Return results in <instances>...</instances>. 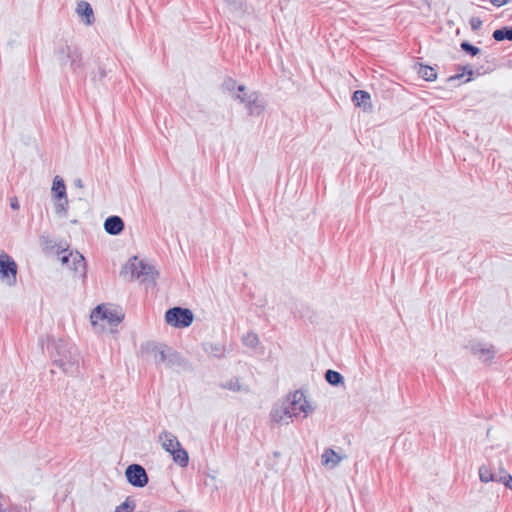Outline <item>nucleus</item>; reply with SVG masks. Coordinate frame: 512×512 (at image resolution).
<instances>
[{
	"instance_id": "423d86ee",
	"label": "nucleus",
	"mask_w": 512,
	"mask_h": 512,
	"mask_svg": "<svg viewBox=\"0 0 512 512\" xmlns=\"http://www.w3.org/2000/svg\"><path fill=\"white\" fill-rule=\"evenodd\" d=\"M0 279L8 286H14L17 282V264L9 255L1 250Z\"/></svg>"
},
{
	"instance_id": "393cba45",
	"label": "nucleus",
	"mask_w": 512,
	"mask_h": 512,
	"mask_svg": "<svg viewBox=\"0 0 512 512\" xmlns=\"http://www.w3.org/2000/svg\"><path fill=\"white\" fill-rule=\"evenodd\" d=\"M242 341L245 346L254 348L258 345L259 338L257 334L253 332H248L246 335L243 336Z\"/></svg>"
},
{
	"instance_id": "c9c22d12",
	"label": "nucleus",
	"mask_w": 512,
	"mask_h": 512,
	"mask_svg": "<svg viewBox=\"0 0 512 512\" xmlns=\"http://www.w3.org/2000/svg\"><path fill=\"white\" fill-rule=\"evenodd\" d=\"M10 206L12 209L17 210L19 208V203L16 198L11 199Z\"/></svg>"
},
{
	"instance_id": "f03ea898",
	"label": "nucleus",
	"mask_w": 512,
	"mask_h": 512,
	"mask_svg": "<svg viewBox=\"0 0 512 512\" xmlns=\"http://www.w3.org/2000/svg\"><path fill=\"white\" fill-rule=\"evenodd\" d=\"M233 98L244 103L251 116L260 115L266 106L265 101L260 97L258 92L253 91L246 93V87L244 85L237 87V92L233 94Z\"/></svg>"
},
{
	"instance_id": "a878e982",
	"label": "nucleus",
	"mask_w": 512,
	"mask_h": 512,
	"mask_svg": "<svg viewBox=\"0 0 512 512\" xmlns=\"http://www.w3.org/2000/svg\"><path fill=\"white\" fill-rule=\"evenodd\" d=\"M479 478L481 482L488 483L491 479H493V472L489 467L482 465L479 468Z\"/></svg>"
},
{
	"instance_id": "473e14b6",
	"label": "nucleus",
	"mask_w": 512,
	"mask_h": 512,
	"mask_svg": "<svg viewBox=\"0 0 512 512\" xmlns=\"http://www.w3.org/2000/svg\"><path fill=\"white\" fill-rule=\"evenodd\" d=\"M469 23L473 31L479 30L482 26V20L478 17H472Z\"/></svg>"
},
{
	"instance_id": "a211bd4d",
	"label": "nucleus",
	"mask_w": 512,
	"mask_h": 512,
	"mask_svg": "<svg viewBox=\"0 0 512 512\" xmlns=\"http://www.w3.org/2000/svg\"><path fill=\"white\" fill-rule=\"evenodd\" d=\"M271 419L276 423L284 422L286 419H290L289 411L287 410L285 402L279 406H275L271 411Z\"/></svg>"
},
{
	"instance_id": "4468645a",
	"label": "nucleus",
	"mask_w": 512,
	"mask_h": 512,
	"mask_svg": "<svg viewBox=\"0 0 512 512\" xmlns=\"http://www.w3.org/2000/svg\"><path fill=\"white\" fill-rule=\"evenodd\" d=\"M159 441L161 442L163 449L170 454L180 446V442L177 437L168 431H163L159 434Z\"/></svg>"
},
{
	"instance_id": "c85d7f7f",
	"label": "nucleus",
	"mask_w": 512,
	"mask_h": 512,
	"mask_svg": "<svg viewBox=\"0 0 512 512\" xmlns=\"http://www.w3.org/2000/svg\"><path fill=\"white\" fill-rule=\"evenodd\" d=\"M134 507V502L127 498L121 505L116 507L115 512H131Z\"/></svg>"
},
{
	"instance_id": "4c0bfd02",
	"label": "nucleus",
	"mask_w": 512,
	"mask_h": 512,
	"mask_svg": "<svg viewBox=\"0 0 512 512\" xmlns=\"http://www.w3.org/2000/svg\"><path fill=\"white\" fill-rule=\"evenodd\" d=\"M229 6L233 7V8H237V1L236 0H224Z\"/></svg>"
},
{
	"instance_id": "6e6552de",
	"label": "nucleus",
	"mask_w": 512,
	"mask_h": 512,
	"mask_svg": "<svg viewBox=\"0 0 512 512\" xmlns=\"http://www.w3.org/2000/svg\"><path fill=\"white\" fill-rule=\"evenodd\" d=\"M127 481L135 486L142 488L148 483V475L145 469L139 464H131L126 468Z\"/></svg>"
},
{
	"instance_id": "7c9ffc66",
	"label": "nucleus",
	"mask_w": 512,
	"mask_h": 512,
	"mask_svg": "<svg viewBox=\"0 0 512 512\" xmlns=\"http://www.w3.org/2000/svg\"><path fill=\"white\" fill-rule=\"evenodd\" d=\"M59 255H60L59 259H60L61 263L69 266L71 258H72L71 252L67 253V250H62L59 253Z\"/></svg>"
},
{
	"instance_id": "0eeeda50",
	"label": "nucleus",
	"mask_w": 512,
	"mask_h": 512,
	"mask_svg": "<svg viewBox=\"0 0 512 512\" xmlns=\"http://www.w3.org/2000/svg\"><path fill=\"white\" fill-rule=\"evenodd\" d=\"M57 54L61 65H69L74 72L81 68L82 57L77 48L64 45L59 48Z\"/></svg>"
},
{
	"instance_id": "79ce46f5",
	"label": "nucleus",
	"mask_w": 512,
	"mask_h": 512,
	"mask_svg": "<svg viewBox=\"0 0 512 512\" xmlns=\"http://www.w3.org/2000/svg\"><path fill=\"white\" fill-rule=\"evenodd\" d=\"M0 512H5V509L3 508V505L0 503Z\"/></svg>"
},
{
	"instance_id": "9b49d317",
	"label": "nucleus",
	"mask_w": 512,
	"mask_h": 512,
	"mask_svg": "<svg viewBox=\"0 0 512 512\" xmlns=\"http://www.w3.org/2000/svg\"><path fill=\"white\" fill-rule=\"evenodd\" d=\"M104 230L110 235H119L124 230V221L119 216H109L104 221Z\"/></svg>"
},
{
	"instance_id": "f257e3e1",
	"label": "nucleus",
	"mask_w": 512,
	"mask_h": 512,
	"mask_svg": "<svg viewBox=\"0 0 512 512\" xmlns=\"http://www.w3.org/2000/svg\"><path fill=\"white\" fill-rule=\"evenodd\" d=\"M120 274L128 281L140 280L141 282L155 283L158 273L152 265L144 263L134 256L123 266Z\"/></svg>"
},
{
	"instance_id": "20e7f679",
	"label": "nucleus",
	"mask_w": 512,
	"mask_h": 512,
	"mask_svg": "<svg viewBox=\"0 0 512 512\" xmlns=\"http://www.w3.org/2000/svg\"><path fill=\"white\" fill-rule=\"evenodd\" d=\"M194 320L192 311L188 308L173 307L166 311L165 321L168 325L176 328L189 327Z\"/></svg>"
},
{
	"instance_id": "412c9836",
	"label": "nucleus",
	"mask_w": 512,
	"mask_h": 512,
	"mask_svg": "<svg viewBox=\"0 0 512 512\" xmlns=\"http://www.w3.org/2000/svg\"><path fill=\"white\" fill-rule=\"evenodd\" d=\"M418 75L426 81H434L437 78V73L433 67L418 64L417 65Z\"/></svg>"
},
{
	"instance_id": "6ab92c4d",
	"label": "nucleus",
	"mask_w": 512,
	"mask_h": 512,
	"mask_svg": "<svg viewBox=\"0 0 512 512\" xmlns=\"http://www.w3.org/2000/svg\"><path fill=\"white\" fill-rule=\"evenodd\" d=\"M52 193L55 200H62L67 196L64 180L59 176H55L53 180Z\"/></svg>"
},
{
	"instance_id": "5701e85b",
	"label": "nucleus",
	"mask_w": 512,
	"mask_h": 512,
	"mask_svg": "<svg viewBox=\"0 0 512 512\" xmlns=\"http://www.w3.org/2000/svg\"><path fill=\"white\" fill-rule=\"evenodd\" d=\"M493 38L496 41H512V26H505L493 32Z\"/></svg>"
},
{
	"instance_id": "39448f33",
	"label": "nucleus",
	"mask_w": 512,
	"mask_h": 512,
	"mask_svg": "<svg viewBox=\"0 0 512 512\" xmlns=\"http://www.w3.org/2000/svg\"><path fill=\"white\" fill-rule=\"evenodd\" d=\"M124 315L117 310L107 308L105 305H98L93 309L90 315L92 325L100 321H106L109 325H118L123 320Z\"/></svg>"
},
{
	"instance_id": "f8f14e48",
	"label": "nucleus",
	"mask_w": 512,
	"mask_h": 512,
	"mask_svg": "<svg viewBox=\"0 0 512 512\" xmlns=\"http://www.w3.org/2000/svg\"><path fill=\"white\" fill-rule=\"evenodd\" d=\"M353 102L357 107L363 109L364 112H371L373 105L371 102V96L367 91L356 90L353 93Z\"/></svg>"
},
{
	"instance_id": "cd10ccee",
	"label": "nucleus",
	"mask_w": 512,
	"mask_h": 512,
	"mask_svg": "<svg viewBox=\"0 0 512 512\" xmlns=\"http://www.w3.org/2000/svg\"><path fill=\"white\" fill-rule=\"evenodd\" d=\"M460 46L463 51L470 54L471 56H476L477 54L480 53V49L478 47L472 45L467 41H463Z\"/></svg>"
},
{
	"instance_id": "2eb2a0df",
	"label": "nucleus",
	"mask_w": 512,
	"mask_h": 512,
	"mask_svg": "<svg viewBox=\"0 0 512 512\" xmlns=\"http://www.w3.org/2000/svg\"><path fill=\"white\" fill-rule=\"evenodd\" d=\"M76 12L79 16L85 18L86 25H92L95 21L91 5L86 1H80L77 4Z\"/></svg>"
},
{
	"instance_id": "dca6fc26",
	"label": "nucleus",
	"mask_w": 512,
	"mask_h": 512,
	"mask_svg": "<svg viewBox=\"0 0 512 512\" xmlns=\"http://www.w3.org/2000/svg\"><path fill=\"white\" fill-rule=\"evenodd\" d=\"M322 464L331 469L335 468L343 459L338 453H336L333 449L328 448L322 454Z\"/></svg>"
},
{
	"instance_id": "9d476101",
	"label": "nucleus",
	"mask_w": 512,
	"mask_h": 512,
	"mask_svg": "<svg viewBox=\"0 0 512 512\" xmlns=\"http://www.w3.org/2000/svg\"><path fill=\"white\" fill-rule=\"evenodd\" d=\"M153 357L157 364L166 363L168 366H172L179 362L178 354L166 349V346H155Z\"/></svg>"
},
{
	"instance_id": "f3484780",
	"label": "nucleus",
	"mask_w": 512,
	"mask_h": 512,
	"mask_svg": "<svg viewBox=\"0 0 512 512\" xmlns=\"http://www.w3.org/2000/svg\"><path fill=\"white\" fill-rule=\"evenodd\" d=\"M64 373L74 374L78 369V359L76 356H71L69 360L58 359L55 361Z\"/></svg>"
},
{
	"instance_id": "4be33fe9",
	"label": "nucleus",
	"mask_w": 512,
	"mask_h": 512,
	"mask_svg": "<svg viewBox=\"0 0 512 512\" xmlns=\"http://www.w3.org/2000/svg\"><path fill=\"white\" fill-rule=\"evenodd\" d=\"M223 389H227L233 392H249V387L246 385H241L238 378H232L228 381H226L224 384L221 385Z\"/></svg>"
},
{
	"instance_id": "a19ab883",
	"label": "nucleus",
	"mask_w": 512,
	"mask_h": 512,
	"mask_svg": "<svg viewBox=\"0 0 512 512\" xmlns=\"http://www.w3.org/2000/svg\"><path fill=\"white\" fill-rule=\"evenodd\" d=\"M507 66H508L509 68H512V58L508 60V62H507Z\"/></svg>"
},
{
	"instance_id": "bb28decb",
	"label": "nucleus",
	"mask_w": 512,
	"mask_h": 512,
	"mask_svg": "<svg viewBox=\"0 0 512 512\" xmlns=\"http://www.w3.org/2000/svg\"><path fill=\"white\" fill-rule=\"evenodd\" d=\"M68 211V199L67 196L62 198V200H57L55 203V212L58 215H66Z\"/></svg>"
},
{
	"instance_id": "b1692460",
	"label": "nucleus",
	"mask_w": 512,
	"mask_h": 512,
	"mask_svg": "<svg viewBox=\"0 0 512 512\" xmlns=\"http://www.w3.org/2000/svg\"><path fill=\"white\" fill-rule=\"evenodd\" d=\"M325 379L326 381L330 384V385H333V386H337L341 383H343V376L335 371V370H327L326 373H325Z\"/></svg>"
},
{
	"instance_id": "ddd939ff",
	"label": "nucleus",
	"mask_w": 512,
	"mask_h": 512,
	"mask_svg": "<svg viewBox=\"0 0 512 512\" xmlns=\"http://www.w3.org/2000/svg\"><path fill=\"white\" fill-rule=\"evenodd\" d=\"M71 261L69 268L78 273L82 278L86 276V262L84 256L78 251H71Z\"/></svg>"
},
{
	"instance_id": "2f4dec72",
	"label": "nucleus",
	"mask_w": 512,
	"mask_h": 512,
	"mask_svg": "<svg viewBox=\"0 0 512 512\" xmlns=\"http://www.w3.org/2000/svg\"><path fill=\"white\" fill-rule=\"evenodd\" d=\"M223 88L228 92H233L236 88L235 80L228 78L223 82Z\"/></svg>"
},
{
	"instance_id": "aec40b11",
	"label": "nucleus",
	"mask_w": 512,
	"mask_h": 512,
	"mask_svg": "<svg viewBox=\"0 0 512 512\" xmlns=\"http://www.w3.org/2000/svg\"><path fill=\"white\" fill-rule=\"evenodd\" d=\"M173 461L181 467H186L189 462V456L187 451L180 446H178L172 453Z\"/></svg>"
},
{
	"instance_id": "ea45409f",
	"label": "nucleus",
	"mask_w": 512,
	"mask_h": 512,
	"mask_svg": "<svg viewBox=\"0 0 512 512\" xmlns=\"http://www.w3.org/2000/svg\"><path fill=\"white\" fill-rule=\"evenodd\" d=\"M462 76H463V74H457V75H455V76H451V77L449 78V80L460 79Z\"/></svg>"
},
{
	"instance_id": "c756f323",
	"label": "nucleus",
	"mask_w": 512,
	"mask_h": 512,
	"mask_svg": "<svg viewBox=\"0 0 512 512\" xmlns=\"http://www.w3.org/2000/svg\"><path fill=\"white\" fill-rule=\"evenodd\" d=\"M502 474L503 475L500 478V483H503L507 488L512 490V476L505 470L502 471Z\"/></svg>"
},
{
	"instance_id": "f704fd0d",
	"label": "nucleus",
	"mask_w": 512,
	"mask_h": 512,
	"mask_svg": "<svg viewBox=\"0 0 512 512\" xmlns=\"http://www.w3.org/2000/svg\"><path fill=\"white\" fill-rule=\"evenodd\" d=\"M502 471H503V469L500 470L498 473L493 472V479H491L490 482H500V478L503 475Z\"/></svg>"
},
{
	"instance_id": "72a5a7b5",
	"label": "nucleus",
	"mask_w": 512,
	"mask_h": 512,
	"mask_svg": "<svg viewBox=\"0 0 512 512\" xmlns=\"http://www.w3.org/2000/svg\"><path fill=\"white\" fill-rule=\"evenodd\" d=\"M491 3L497 7H501L505 4H507L510 0H490Z\"/></svg>"
},
{
	"instance_id": "7ed1b4c3",
	"label": "nucleus",
	"mask_w": 512,
	"mask_h": 512,
	"mask_svg": "<svg viewBox=\"0 0 512 512\" xmlns=\"http://www.w3.org/2000/svg\"><path fill=\"white\" fill-rule=\"evenodd\" d=\"M287 410L289 411L290 418L297 417L303 414V417H307L310 412L313 411V407L306 400L303 392L295 391L285 401Z\"/></svg>"
},
{
	"instance_id": "58836bf2",
	"label": "nucleus",
	"mask_w": 512,
	"mask_h": 512,
	"mask_svg": "<svg viewBox=\"0 0 512 512\" xmlns=\"http://www.w3.org/2000/svg\"><path fill=\"white\" fill-rule=\"evenodd\" d=\"M74 185H75L76 187H78V188H83V182H82V180H81V179H76V180L74 181Z\"/></svg>"
},
{
	"instance_id": "e433bc0d",
	"label": "nucleus",
	"mask_w": 512,
	"mask_h": 512,
	"mask_svg": "<svg viewBox=\"0 0 512 512\" xmlns=\"http://www.w3.org/2000/svg\"><path fill=\"white\" fill-rule=\"evenodd\" d=\"M212 351L214 352V355L217 357H221L223 355V351L220 348L214 347L212 348Z\"/></svg>"
},
{
	"instance_id": "1a4fd4ad",
	"label": "nucleus",
	"mask_w": 512,
	"mask_h": 512,
	"mask_svg": "<svg viewBox=\"0 0 512 512\" xmlns=\"http://www.w3.org/2000/svg\"><path fill=\"white\" fill-rule=\"evenodd\" d=\"M471 353L482 362H490L495 356L494 346L482 342H471L469 345Z\"/></svg>"
},
{
	"instance_id": "37998d69",
	"label": "nucleus",
	"mask_w": 512,
	"mask_h": 512,
	"mask_svg": "<svg viewBox=\"0 0 512 512\" xmlns=\"http://www.w3.org/2000/svg\"><path fill=\"white\" fill-rule=\"evenodd\" d=\"M468 74H469V75H472V74H473V71L470 69V70L468 71Z\"/></svg>"
}]
</instances>
